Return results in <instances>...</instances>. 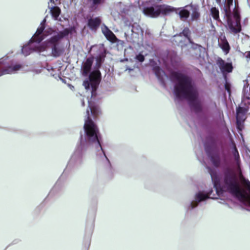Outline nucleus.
<instances>
[{"instance_id":"f257e3e1","label":"nucleus","mask_w":250,"mask_h":250,"mask_svg":"<svg viewBox=\"0 0 250 250\" xmlns=\"http://www.w3.org/2000/svg\"><path fill=\"white\" fill-rule=\"evenodd\" d=\"M101 79V75L98 69L93 70L89 75L88 79L84 81L83 85L86 90L91 89V98L88 101V107L83 126L84 132L81 134L80 144L78 146L72 154L63 174L73 168H76L81 165L83 161L85 150L89 147H94L97 150V155L108 174L113 173V169L109 160L106 156L101 144V135L96 124L92 121L100 113L99 106L92 103V99L96 96V89Z\"/></svg>"},{"instance_id":"f03ea898","label":"nucleus","mask_w":250,"mask_h":250,"mask_svg":"<svg viewBox=\"0 0 250 250\" xmlns=\"http://www.w3.org/2000/svg\"><path fill=\"white\" fill-rule=\"evenodd\" d=\"M232 145L230 157L233 163L223 167L220 177L214 170L208 168V171L218 196L223 197L228 192L250 207V182L243 176L240 155L234 144Z\"/></svg>"},{"instance_id":"7ed1b4c3","label":"nucleus","mask_w":250,"mask_h":250,"mask_svg":"<svg viewBox=\"0 0 250 250\" xmlns=\"http://www.w3.org/2000/svg\"><path fill=\"white\" fill-rule=\"evenodd\" d=\"M44 19L40 27L28 43L24 45L21 49L23 55L27 56L34 52H41L50 50L53 56L59 57L63 53V49L60 47V41L70 33L69 29L59 31L52 28L45 30Z\"/></svg>"},{"instance_id":"20e7f679","label":"nucleus","mask_w":250,"mask_h":250,"mask_svg":"<svg viewBox=\"0 0 250 250\" xmlns=\"http://www.w3.org/2000/svg\"><path fill=\"white\" fill-rule=\"evenodd\" d=\"M171 81L174 83V94L175 100L188 101L192 110L196 113L203 110L202 102L198 89L191 79L181 72H174L171 75Z\"/></svg>"},{"instance_id":"39448f33","label":"nucleus","mask_w":250,"mask_h":250,"mask_svg":"<svg viewBox=\"0 0 250 250\" xmlns=\"http://www.w3.org/2000/svg\"><path fill=\"white\" fill-rule=\"evenodd\" d=\"M22 67L21 64L5 56L0 59V77L7 74L16 73Z\"/></svg>"},{"instance_id":"423d86ee","label":"nucleus","mask_w":250,"mask_h":250,"mask_svg":"<svg viewBox=\"0 0 250 250\" xmlns=\"http://www.w3.org/2000/svg\"><path fill=\"white\" fill-rule=\"evenodd\" d=\"M180 9H176L170 5L166 4L157 5L154 7H145L143 10V12L145 15L148 16H159L160 14L166 15L173 12H175L177 14V11Z\"/></svg>"},{"instance_id":"0eeeda50","label":"nucleus","mask_w":250,"mask_h":250,"mask_svg":"<svg viewBox=\"0 0 250 250\" xmlns=\"http://www.w3.org/2000/svg\"><path fill=\"white\" fill-rule=\"evenodd\" d=\"M205 150L213 165L218 167L220 165V157L219 153L216 150L214 140L210 139V144H205Z\"/></svg>"},{"instance_id":"6e6552de","label":"nucleus","mask_w":250,"mask_h":250,"mask_svg":"<svg viewBox=\"0 0 250 250\" xmlns=\"http://www.w3.org/2000/svg\"><path fill=\"white\" fill-rule=\"evenodd\" d=\"M212 190L209 191H199L197 192L194 198V200L186 205V209L188 211L191 210L197 207L198 204L206 201L210 198Z\"/></svg>"},{"instance_id":"1a4fd4ad","label":"nucleus","mask_w":250,"mask_h":250,"mask_svg":"<svg viewBox=\"0 0 250 250\" xmlns=\"http://www.w3.org/2000/svg\"><path fill=\"white\" fill-rule=\"evenodd\" d=\"M241 17H225L227 21V26L229 32L233 34H237L241 31L240 24Z\"/></svg>"},{"instance_id":"9d476101","label":"nucleus","mask_w":250,"mask_h":250,"mask_svg":"<svg viewBox=\"0 0 250 250\" xmlns=\"http://www.w3.org/2000/svg\"><path fill=\"white\" fill-rule=\"evenodd\" d=\"M199 16L198 8L196 5L193 4L187 5L185 6L179 12V16Z\"/></svg>"},{"instance_id":"9b49d317","label":"nucleus","mask_w":250,"mask_h":250,"mask_svg":"<svg viewBox=\"0 0 250 250\" xmlns=\"http://www.w3.org/2000/svg\"><path fill=\"white\" fill-rule=\"evenodd\" d=\"M217 64L219 66L225 79L226 78V75L228 73L232 72L233 67L231 63L226 62L221 58H218L217 61Z\"/></svg>"},{"instance_id":"f8f14e48","label":"nucleus","mask_w":250,"mask_h":250,"mask_svg":"<svg viewBox=\"0 0 250 250\" xmlns=\"http://www.w3.org/2000/svg\"><path fill=\"white\" fill-rule=\"evenodd\" d=\"M218 44L226 54H228L229 52L230 46L225 35L222 34L220 36L218 39Z\"/></svg>"},{"instance_id":"ddd939ff","label":"nucleus","mask_w":250,"mask_h":250,"mask_svg":"<svg viewBox=\"0 0 250 250\" xmlns=\"http://www.w3.org/2000/svg\"><path fill=\"white\" fill-rule=\"evenodd\" d=\"M102 31L108 41L112 42H115L117 41V39L114 33L105 25L102 27Z\"/></svg>"},{"instance_id":"4468645a","label":"nucleus","mask_w":250,"mask_h":250,"mask_svg":"<svg viewBox=\"0 0 250 250\" xmlns=\"http://www.w3.org/2000/svg\"><path fill=\"white\" fill-rule=\"evenodd\" d=\"M123 20L126 26H131V31L132 32L138 34L140 31H141L140 26L137 23H132V21L128 19L127 17H123Z\"/></svg>"},{"instance_id":"2eb2a0df","label":"nucleus","mask_w":250,"mask_h":250,"mask_svg":"<svg viewBox=\"0 0 250 250\" xmlns=\"http://www.w3.org/2000/svg\"><path fill=\"white\" fill-rule=\"evenodd\" d=\"M101 23V21L99 18H92L91 17V18L88 21V26L92 30L96 31L99 27Z\"/></svg>"},{"instance_id":"dca6fc26","label":"nucleus","mask_w":250,"mask_h":250,"mask_svg":"<svg viewBox=\"0 0 250 250\" xmlns=\"http://www.w3.org/2000/svg\"><path fill=\"white\" fill-rule=\"evenodd\" d=\"M93 63V59L91 58H87L85 62H83L82 66L83 74L84 76H87L89 73Z\"/></svg>"},{"instance_id":"f3484780","label":"nucleus","mask_w":250,"mask_h":250,"mask_svg":"<svg viewBox=\"0 0 250 250\" xmlns=\"http://www.w3.org/2000/svg\"><path fill=\"white\" fill-rule=\"evenodd\" d=\"M154 71L155 72V75L158 77V79L160 81L162 84L164 85H165L164 79L163 76H165V73L164 71H163L159 67H155L154 68Z\"/></svg>"},{"instance_id":"a211bd4d","label":"nucleus","mask_w":250,"mask_h":250,"mask_svg":"<svg viewBox=\"0 0 250 250\" xmlns=\"http://www.w3.org/2000/svg\"><path fill=\"white\" fill-rule=\"evenodd\" d=\"M233 0H226V4L224 7L225 11V16H231L230 6L233 4Z\"/></svg>"},{"instance_id":"6ab92c4d","label":"nucleus","mask_w":250,"mask_h":250,"mask_svg":"<svg viewBox=\"0 0 250 250\" xmlns=\"http://www.w3.org/2000/svg\"><path fill=\"white\" fill-rule=\"evenodd\" d=\"M48 8L49 9V12L51 14V16H60L61 13V9L57 6L49 5Z\"/></svg>"},{"instance_id":"aec40b11","label":"nucleus","mask_w":250,"mask_h":250,"mask_svg":"<svg viewBox=\"0 0 250 250\" xmlns=\"http://www.w3.org/2000/svg\"><path fill=\"white\" fill-rule=\"evenodd\" d=\"M242 110V108L241 107H239L237 110L236 119L238 122L241 120H244L245 119V114L241 111Z\"/></svg>"},{"instance_id":"412c9836","label":"nucleus","mask_w":250,"mask_h":250,"mask_svg":"<svg viewBox=\"0 0 250 250\" xmlns=\"http://www.w3.org/2000/svg\"><path fill=\"white\" fill-rule=\"evenodd\" d=\"M104 56L103 53L101 54H100L99 56L98 57H97V65L98 67H99L100 66V65H101V63H102V62L104 61Z\"/></svg>"},{"instance_id":"4be33fe9","label":"nucleus","mask_w":250,"mask_h":250,"mask_svg":"<svg viewBox=\"0 0 250 250\" xmlns=\"http://www.w3.org/2000/svg\"><path fill=\"white\" fill-rule=\"evenodd\" d=\"M232 16H240L238 3H236V1H235V7L233 9Z\"/></svg>"},{"instance_id":"5701e85b","label":"nucleus","mask_w":250,"mask_h":250,"mask_svg":"<svg viewBox=\"0 0 250 250\" xmlns=\"http://www.w3.org/2000/svg\"><path fill=\"white\" fill-rule=\"evenodd\" d=\"M189 34H190V31H189V29L186 28L183 30L182 33H181L180 34V35L183 34L184 36H185L186 38H187L188 39L189 41L190 42H191L190 39L189 38Z\"/></svg>"},{"instance_id":"b1692460","label":"nucleus","mask_w":250,"mask_h":250,"mask_svg":"<svg viewBox=\"0 0 250 250\" xmlns=\"http://www.w3.org/2000/svg\"><path fill=\"white\" fill-rule=\"evenodd\" d=\"M210 12L212 16H219V10L215 7H211Z\"/></svg>"},{"instance_id":"393cba45","label":"nucleus","mask_w":250,"mask_h":250,"mask_svg":"<svg viewBox=\"0 0 250 250\" xmlns=\"http://www.w3.org/2000/svg\"><path fill=\"white\" fill-rule=\"evenodd\" d=\"M135 58L136 60H137L140 62H143L145 60L144 56L141 54H139L136 55Z\"/></svg>"},{"instance_id":"a878e982","label":"nucleus","mask_w":250,"mask_h":250,"mask_svg":"<svg viewBox=\"0 0 250 250\" xmlns=\"http://www.w3.org/2000/svg\"><path fill=\"white\" fill-rule=\"evenodd\" d=\"M217 119L219 120H222V118H223V113L222 111H221L220 110H217Z\"/></svg>"},{"instance_id":"bb28decb","label":"nucleus","mask_w":250,"mask_h":250,"mask_svg":"<svg viewBox=\"0 0 250 250\" xmlns=\"http://www.w3.org/2000/svg\"><path fill=\"white\" fill-rule=\"evenodd\" d=\"M248 88H249V85L247 83H245V84L244 85V88H243V90L244 94H246L248 93Z\"/></svg>"},{"instance_id":"cd10ccee","label":"nucleus","mask_w":250,"mask_h":250,"mask_svg":"<svg viewBox=\"0 0 250 250\" xmlns=\"http://www.w3.org/2000/svg\"><path fill=\"white\" fill-rule=\"evenodd\" d=\"M244 55L247 58L250 59V51L246 52L244 54Z\"/></svg>"},{"instance_id":"c85d7f7f","label":"nucleus","mask_w":250,"mask_h":250,"mask_svg":"<svg viewBox=\"0 0 250 250\" xmlns=\"http://www.w3.org/2000/svg\"><path fill=\"white\" fill-rule=\"evenodd\" d=\"M93 3L95 4H99L101 2V0H93Z\"/></svg>"},{"instance_id":"c756f323","label":"nucleus","mask_w":250,"mask_h":250,"mask_svg":"<svg viewBox=\"0 0 250 250\" xmlns=\"http://www.w3.org/2000/svg\"><path fill=\"white\" fill-rule=\"evenodd\" d=\"M54 20H61V18L60 17H52Z\"/></svg>"},{"instance_id":"7c9ffc66","label":"nucleus","mask_w":250,"mask_h":250,"mask_svg":"<svg viewBox=\"0 0 250 250\" xmlns=\"http://www.w3.org/2000/svg\"><path fill=\"white\" fill-rule=\"evenodd\" d=\"M189 17H184V16H182V17H180V18H181V20H182V21H184L185 20V18H188Z\"/></svg>"},{"instance_id":"2f4dec72","label":"nucleus","mask_w":250,"mask_h":250,"mask_svg":"<svg viewBox=\"0 0 250 250\" xmlns=\"http://www.w3.org/2000/svg\"><path fill=\"white\" fill-rule=\"evenodd\" d=\"M215 1L218 4H220L221 3V0H215Z\"/></svg>"},{"instance_id":"473e14b6","label":"nucleus","mask_w":250,"mask_h":250,"mask_svg":"<svg viewBox=\"0 0 250 250\" xmlns=\"http://www.w3.org/2000/svg\"><path fill=\"white\" fill-rule=\"evenodd\" d=\"M211 104L214 106L215 107H216V104L214 103V102H211Z\"/></svg>"},{"instance_id":"72a5a7b5","label":"nucleus","mask_w":250,"mask_h":250,"mask_svg":"<svg viewBox=\"0 0 250 250\" xmlns=\"http://www.w3.org/2000/svg\"><path fill=\"white\" fill-rule=\"evenodd\" d=\"M97 47V46H93L91 48V50H92L93 49L96 48Z\"/></svg>"},{"instance_id":"f704fd0d","label":"nucleus","mask_w":250,"mask_h":250,"mask_svg":"<svg viewBox=\"0 0 250 250\" xmlns=\"http://www.w3.org/2000/svg\"><path fill=\"white\" fill-rule=\"evenodd\" d=\"M82 104L83 106L84 105V102L83 100H82Z\"/></svg>"},{"instance_id":"c9c22d12","label":"nucleus","mask_w":250,"mask_h":250,"mask_svg":"<svg viewBox=\"0 0 250 250\" xmlns=\"http://www.w3.org/2000/svg\"><path fill=\"white\" fill-rule=\"evenodd\" d=\"M213 18H214L215 20H218V19H219V17L216 16V17H213Z\"/></svg>"},{"instance_id":"e433bc0d","label":"nucleus","mask_w":250,"mask_h":250,"mask_svg":"<svg viewBox=\"0 0 250 250\" xmlns=\"http://www.w3.org/2000/svg\"><path fill=\"white\" fill-rule=\"evenodd\" d=\"M193 17V20H197V18H198V17H196V16H195V17Z\"/></svg>"},{"instance_id":"4c0bfd02","label":"nucleus","mask_w":250,"mask_h":250,"mask_svg":"<svg viewBox=\"0 0 250 250\" xmlns=\"http://www.w3.org/2000/svg\"><path fill=\"white\" fill-rule=\"evenodd\" d=\"M51 2L53 3V4H55L54 0H50Z\"/></svg>"},{"instance_id":"58836bf2","label":"nucleus","mask_w":250,"mask_h":250,"mask_svg":"<svg viewBox=\"0 0 250 250\" xmlns=\"http://www.w3.org/2000/svg\"><path fill=\"white\" fill-rule=\"evenodd\" d=\"M56 185H55V187L52 189L51 192H53V190L55 189V188H56Z\"/></svg>"},{"instance_id":"ea45409f","label":"nucleus","mask_w":250,"mask_h":250,"mask_svg":"<svg viewBox=\"0 0 250 250\" xmlns=\"http://www.w3.org/2000/svg\"><path fill=\"white\" fill-rule=\"evenodd\" d=\"M102 50H103V48H100V52H102Z\"/></svg>"},{"instance_id":"a19ab883","label":"nucleus","mask_w":250,"mask_h":250,"mask_svg":"<svg viewBox=\"0 0 250 250\" xmlns=\"http://www.w3.org/2000/svg\"><path fill=\"white\" fill-rule=\"evenodd\" d=\"M226 88L228 90L227 86H226Z\"/></svg>"}]
</instances>
